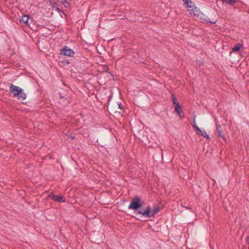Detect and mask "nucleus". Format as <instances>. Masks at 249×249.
<instances>
[{"label":"nucleus","instance_id":"nucleus-8","mask_svg":"<svg viewBox=\"0 0 249 249\" xmlns=\"http://www.w3.org/2000/svg\"><path fill=\"white\" fill-rule=\"evenodd\" d=\"M200 19L202 20V22L204 23H210L211 24H215L217 22V19H212L210 20L209 18L207 17L205 18H203L201 17H200Z\"/></svg>","mask_w":249,"mask_h":249},{"label":"nucleus","instance_id":"nucleus-17","mask_svg":"<svg viewBox=\"0 0 249 249\" xmlns=\"http://www.w3.org/2000/svg\"><path fill=\"white\" fill-rule=\"evenodd\" d=\"M237 2L236 0H228V3L230 5H233L235 3Z\"/></svg>","mask_w":249,"mask_h":249},{"label":"nucleus","instance_id":"nucleus-10","mask_svg":"<svg viewBox=\"0 0 249 249\" xmlns=\"http://www.w3.org/2000/svg\"><path fill=\"white\" fill-rule=\"evenodd\" d=\"M17 97L18 98L19 100H24L26 98V94L23 92V90L21 89Z\"/></svg>","mask_w":249,"mask_h":249},{"label":"nucleus","instance_id":"nucleus-13","mask_svg":"<svg viewBox=\"0 0 249 249\" xmlns=\"http://www.w3.org/2000/svg\"><path fill=\"white\" fill-rule=\"evenodd\" d=\"M241 47L242 45L240 43H238L234 46L232 48V50L233 52H237L241 49Z\"/></svg>","mask_w":249,"mask_h":249},{"label":"nucleus","instance_id":"nucleus-16","mask_svg":"<svg viewBox=\"0 0 249 249\" xmlns=\"http://www.w3.org/2000/svg\"><path fill=\"white\" fill-rule=\"evenodd\" d=\"M171 99H172V101H173V104L174 105H176V104H179L177 102V99H176V97L173 94H172Z\"/></svg>","mask_w":249,"mask_h":249},{"label":"nucleus","instance_id":"nucleus-6","mask_svg":"<svg viewBox=\"0 0 249 249\" xmlns=\"http://www.w3.org/2000/svg\"><path fill=\"white\" fill-rule=\"evenodd\" d=\"M22 89L18 86L11 85L10 87V91L13 94L14 97H17Z\"/></svg>","mask_w":249,"mask_h":249},{"label":"nucleus","instance_id":"nucleus-2","mask_svg":"<svg viewBox=\"0 0 249 249\" xmlns=\"http://www.w3.org/2000/svg\"><path fill=\"white\" fill-rule=\"evenodd\" d=\"M143 202L141 201V199L139 196H136L132 199L130 204L128 206L129 209H132L136 211L142 207Z\"/></svg>","mask_w":249,"mask_h":249},{"label":"nucleus","instance_id":"nucleus-21","mask_svg":"<svg viewBox=\"0 0 249 249\" xmlns=\"http://www.w3.org/2000/svg\"><path fill=\"white\" fill-rule=\"evenodd\" d=\"M60 98H63L61 95H60Z\"/></svg>","mask_w":249,"mask_h":249},{"label":"nucleus","instance_id":"nucleus-9","mask_svg":"<svg viewBox=\"0 0 249 249\" xmlns=\"http://www.w3.org/2000/svg\"><path fill=\"white\" fill-rule=\"evenodd\" d=\"M175 110L177 112L178 115L181 118L182 109L179 104H176V105H175Z\"/></svg>","mask_w":249,"mask_h":249},{"label":"nucleus","instance_id":"nucleus-1","mask_svg":"<svg viewBox=\"0 0 249 249\" xmlns=\"http://www.w3.org/2000/svg\"><path fill=\"white\" fill-rule=\"evenodd\" d=\"M160 210V209L159 206H155L151 211L150 207L148 206L146 207L145 211H139L138 212V213L142 214L143 216H146L147 217H154Z\"/></svg>","mask_w":249,"mask_h":249},{"label":"nucleus","instance_id":"nucleus-15","mask_svg":"<svg viewBox=\"0 0 249 249\" xmlns=\"http://www.w3.org/2000/svg\"><path fill=\"white\" fill-rule=\"evenodd\" d=\"M193 122H194V124H193V126L194 127V128L195 129V130L196 131H200V129L196 125V123L195 118L194 119V120Z\"/></svg>","mask_w":249,"mask_h":249},{"label":"nucleus","instance_id":"nucleus-12","mask_svg":"<svg viewBox=\"0 0 249 249\" xmlns=\"http://www.w3.org/2000/svg\"><path fill=\"white\" fill-rule=\"evenodd\" d=\"M29 17L28 15H24L21 17L20 21L23 23L27 24Z\"/></svg>","mask_w":249,"mask_h":249},{"label":"nucleus","instance_id":"nucleus-19","mask_svg":"<svg viewBox=\"0 0 249 249\" xmlns=\"http://www.w3.org/2000/svg\"><path fill=\"white\" fill-rule=\"evenodd\" d=\"M62 62L64 65H68L69 64V62L67 60H64Z\"/></svg>","mask_w":249,"mask_h":249},{"label":"nucleus","instance_id":"nucleus-3","mask_svg":"<svg viewBox=\"0 0 249 249\" xmlns=\"http://www.w3.org/2000/svg\"><path fill=\"white\" fill-rule=\"evenodd\" d=\"M185 5L186 7L189 8L187 11L189 12L190 14L195 16L197 15L196 8V6H194V3L191 0H186L185 2Z\"/></svg>","mask_w":249,"mask_h":249},{"label":"nucleus","instance_id":"nucleus-18","mask_svg":"<svg viewBox=\"0 0 249 249\" xmlns=\"http://www.w3.org/2000/svg\"><path fill=\"white\" fill-rule=\"evenodd\" d=\"M197 14V16H200V18L201 17L203 18H205L207 17L206 16H205L204 14L200 13L199 15H198V13Z\"/></svg>","mask_w":249,"mask_h":249},{"label":"nucleus","instance_id":"nucleus-23","mask_svg":"<svg viewBox=\"0 0 249 249\" xmlns=\"http://www.w3.org/2000/svg\"><path fill=\"white\" fill-rule=\"evenodd\" d=\"M183 0V1H184L185 2V1H186V0Z\"/></svg>","mask_w":249,"mask_h":249},{"label":"nucleus","instance_id":"nucleus-20","mask_svg":"<svg viewBox=\"0 0 249 249\" xmlns=\"http://www.w3.org/2000/svg\"><path fill=\"white\" fill-rule=\"evenodd\" d=\"M119 108H121V104H120L119 105Z\"/></svg>","mask_w":249,"mask_h":249},{"label":"nucleus","instance_id":"nucleus-14","mask_svg":"<svg viewBox=\"0 0 249 249\" xmlns=\"http://www.w3.org/2000/svg\"><path fill=\"white\" fill-rule=\"evenodd\" d=\"M60 3L65 4L66 7H69L70 5V4L69 2L67 1L68 0H57Z\"/></svg>","mask_w":249,"mask_h":249},{"label":"nucleus","instance_id":"nucleus-4","mask_svg":"<svg viewBox=\"0 0 249 249\" xmlns=\"http://www.w3.org/2000/svg\"><path fill=\"white\" fill-rule=\"evenodd\" d=\"M61 54H63L64 55L72 57L74 54V51L69 48L67 46H65L63 49L61 50Z\"/></svg>","mask_w":249,"mask_h":249},{"label":"nucleus","instance_id":"nucleus-22","mask_svg":"<svg viewBox=\"0 0 249 249\" xmlns=\"http://www.w3.org/2000/svg\"><path fill=\"white\" fill-rule=\"evenodd\" d=\"M71 138H72V139H74V137L71 136Z\"/></svg>","mask_w":249,"mask_h":249},{"label":"nucleus","instance_id":"nucleus-7","mask_svg":"<svg viewBox=\"0 0 249 249\" xmlns=\"http://www.w3.org/2000/svg\"><path fill=\"white\" fill-rule=\"evenodd\" d=\"M216 131L218 133V137L221 138L224 141H226V138L225 137L224 134L223 133L222 128L220 124L217 125Z\"/></svg>","mask_w":249,"mask_h":249},{"label":"nucleus","instance_id":"nucleus-11","mask_svg":"<svg viewBox=\"0 0 249 249\" xmlns=\"http://www.w3.org/2000/svg\"><path fill=\"white\" fill-rule=\"evenodd\" d=\"M197 134L199 135L203 136V137L206 138L208 140H209L210 139V137L209 136V135L207 134V132L205 131H202L200 129V131H197Z\"/></svg>","mask_w":249,"mask_h":249},{"label":"nucleus","instance_id":"nucleus-5","mask_svg":"<svg viewBox=\"0 0 249 249\" xmlns=\"http://www.w3.org/2000/svg\"><path fill=\"white\" fill-rule=\"evenodd\" d=\"M49 197L53 200L59 202H63L66 200L65 198L61 195H55L51 194L49 196Z\"/></svg>","mask_w":249,"mask_h":249}]
</instances>
